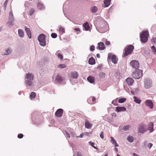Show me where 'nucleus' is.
Listing matches in <instances>:
<instances>
[{
	"label": "nucleus",
	"mask_w": 156,
	"mask_h": 156,
	"mask_svg": "<svg viewBox=\"0 0 156 156\" xmlns=\"http://www.w3.org/2000/svg\"><path fill=\"white\" fill-rule=\"evenodd\" d=\"M98 19L101 21L99 27H96L97 30L100 33H104L109 30V27L106 21L101 17H98Z\"/></svg>",
	"instance_id": "nucleus-1"
},
{
	"label": "nucleus",
	"mask_w": 156,
	"mask_h": 156,
	"mask_svg": "<svg viewBox=\"0 0 156 156\" xmlns=\"http://www.w3.org/2000/svg\"><path fill=\"white\" fill-rule=\"evenodd\" d=\"M34 75L29 73L26 74L25 77V85L27 87L31 88L33 86Z\"/></svg>",
	"instance_id": "nucleus-2"
},
{
	"label": "nucleus",
	"mask_w": 156,
	"mask_h": 156,
	"mask_svg": "<svg viewBox=\"0 0 156 156\" xmlns=\"http://www.w3.org/2000/svg\"><path fill=\"white\" fill-rule=\"evenodd\" d=\"M142 71L141 70L138 69L135 70L132 73V76L134 78L138 79L140 78L142 76Z\"/></svg>",
	"instance_id": "nucleus-3"
},
{
	"label": "nucleus",
	"mask_w": 156,
	"mask_h": 156,
	"mask_svg": "<svg viewBox=\"0 0 156 156\" xmlns=\"http://www.w3.org/2000/svg\"><path fill=\"white\" fill-rule=\"evenodd\" d=\"M149 35L148 31L147 30L144 31L141 34L140 38L142 43H146L147 42Z\"/></svg>",
	"instance_id": "nucleus-4"
},
{
	"label": "nucleus",
	"mask_w": 156,
	"mask_h": 156,
	"mask_svg": "<svg viewBox=\"0 0 156 156\" xmlns=\"http://www.w3.org/2000/svg\"><path fill=\"white\" fill-rule=\"evenodd\" d=\"M45 37V35L43 34H41L38 36V40L39 42V44L43 46H45L46 44Z\"/></svg>",
	"instance_id": "nucleus-5"
},
{
	"label": "nucleus",
	"mask_w": 156,
	"mask_h": 156,
	"mask_svg": "<svg viewBox=\"0 0 156 156\" xmlns=\"http://www.w3.org/2000/svg\"><path fill=\"white\" fill-rule=\"evenodd\" d=\"M14 17L13 15L12 11L9 12V21L7 23V24L9 26H13L14 25Z\"/></svg>",
	"instance_id": "nucleus-6"
},
{
	"label": "nucleus",
	"mask_w": 156,
	"mask_h": 156,
	"mask_svg": "<svg viewBox=\"0 0 156 156\" xmlns=\"http://www.w3.org/2000/svg\"><path fill=\"white\" fill-rule=\"evenodd\" d=\"M144 86L145 88L148 89L152 86V82L151 80L148 78H146L144 81Z\"/></svg>",
	"instance_id": "nucleus-7"
},
{
	"label": "nucleus",
	"mask_w": 156,
	"mask_h": 156,
	"mask_svg": "<svg viewBox=\"0 0 156 156\" xmlns=\"http://www.w3.org/2000/svg\"><path fill=\"white\" fill-rule=\"evenodd\" d=\"M146 127V125L144 123H141L139 125L138 127V133H144L145 132L147 131V129Z\"/></svg>",
	"instance_id": "nucleus-8"
},
{
	"label": "nucleus",
	"mask_w": 156,
	"mask_h": 156,
	"mask_svg": "<svg viewBox=\"0 0 156 156\" xmlns=\"http://www.w3.org/2000/svg\"><path fill=\"white\" fill-rule=\"evenodd\" d=\"M133 46L132 45H129L127 48H125L124 56L126 57L130 54L133 50Z\"/></svg>",
	"instance_id": "nucleus-9"
},
{
	"label": "nucleus",
	"mask_w": 156,
	"mask_h": 156,
	"mask_svg": "<svg viewBox=\"0 0 156 156\" xmlns=\"http://www.w3.org/2000/svg\"><path fill=\"white\" fill-rule=\"evenodd\" d=\"M130 65L135 70H138L139 67V64L138 61L136 60L132 61L130 62Z\"/></svg>",
	"instance_id": "nucleus-10"
},
{
	"label": "nucleus",
	"mask_w": 156,
	"mask_h": 156,
	"mask_svg": "<svg viewBox=\"0 0 156 156\" xmlns=\"http://www.w3.org/2000/svg\"><path fill=\"white\" fill-rule=\"evenodd\" d=\"M108 58L111 59L112 62L116 64L117 63L118 59L115 55H112L111 53H109L108 55Z\"/></svg>",
	"instance_id": "nucleus-11"
},
{
	"label": "nucleus",
	"mask_w": 156,
	"mask_h": 156,
	"mask_svg": "<svg viewBox=\"0 0 156 156\" xmlns=\"http://www.w3.org/2000/svg\"><path fill=\"white\" fill-rule=\"evenodd\" d=\"M145 105L151 109H152L153 107V104L151 100H147L145 101Z\"/></svg>",
	"instance_id": "nucleus-12"
},
{
	"label": "nucleus",
	"mask_w": 156,
	"mask_h": 156,
	"mask_svg": "<svg viewBox=\"0 0 156 156\" xmlns=\"http://www.w3.org/2000/svg\"><path fill=\"white\" fill-rule=\"evenodd\" d=\"M105 47L104 44L102 42H100L98 43V45L97 48L100 50H104Z\"/></svg>",
	"instance_id": "nucleus-13"
},
{
	"label": "nucleus",
	"mask_w": 156,
	"mask_h": 156,
	"mask_svg": "<svg viewBox=\"0 0 156 156\" xmlns=\"http://www.w3.org/2000/svg\"><path fill=\"white\" fill-rule=\"evenodd\" d=\"M63 114V110L61 108L58 109L55 112V115L56 116L58 117L62 116Z\"/></svg>",
	"instance_id": "nucleus-14"
},
{
	"label": "nucleus",
	"mask_w": 156,
	"mask_h": 156,
	"mask_svg": "<svg viewBox=\"0 0 156 156\" xmlns=\"http://www.w3.org/2000/svg\"><path fill=\"white\" fill-rule=\"evenodd\" d=\"M154 124L153 122H149L147 126V129L150 130V133H151L153 131Z\"/></svg>",
	"instance_id": "nucleus-15"
},
{
	"label": "nucleus",
	"mask_w": 156,
	"mask_h": 156,
	"mask_svg": "<svg viewBox=\"0 0 156 156\" xmlns=\"http://www.w3.org/2000/svg\"><path fill=\"white\" fill-rule=\"evenodd\" d=\"M71 77L73 79H76L78 76V73L76 71L72 72L70 73Z\"/></svg>",
	"instance_id": "nucleus-16"
},
{
	"label": "nucleus",
	"mask_w": 156,
	"mask_h": 156,
	"mask_svg": "<svg viewBox=\"0 0 156 156\" xmlns=\"http://www.w3.org/2000/svg\"><path fill=\"white\" fill-rule=\"evenodd\" d=\"M126 108L124 107H116L115 111L118 112L121 111H125L126 110Z\"/></svg>",
	"instance_id": "nucleus-17"
},
{
	"label": "nucleus",
	"mask_w": 156,
	"mask_h": 156,
	"mask_svg": "<svg viewBox=\"0 0 156 156\" xmlns=\"http://www.w3.org/2000/svg\"><path fill=\"white\" fill-rule=\"evenodd\" d=\"M37 7L38 9L40 10H43L44 9V6L41 2H38L37 4Z\"/></svg>",
	"instance_id": "nucleus-18"
},
{
	"label": "nucleus",
	"mask_w": 156,
	"mask_h": 156,
	"mask_svg": "<svg viewBox=\"0 0 156 156\" xmlns=\"http://www.w3.org/2000/svg\"><path fill=\"white\" fill-rule=\"evenodd\" d=\"M126 81L129 85H132L133 83L134 80L131 78H128L126 80Z\"/></svg>",
	"instance_id": "nucleus-19"
},
{
	"label": "nucleus",
	"mask_w": 156,
	"mask_h": 156,
	"mask_svg": "<svg viewBox=\"0 0 156 156\" xmlns=\"http://www.w3.org/2000/svg\"><path fill=\"white\" fill-rule=\"evenodd\" d=\"M62 77L58 74L56 77L55 81L57 82L60 83L62 82Z\"/></svg>",
	"instance_id": "nucleus-20"
},
{
	"label": "nucleus",
	"mask_w": 156,
	"mask_h": 156,
	"mask_svg": "<svg viewBox=\"0 0 156 156\" xmlns=\"http://www.w3.org/2000/svg\"><path fill=\"white\" fill-rule=\"evenodd\" d=\"M110 0H104V5H103V7L104 8L108 7L110 5Z\"/></svg>",
	"instance_id": "nucleus-21"
},
{
	"label": "nucleus",
	"mask_w": 156,
	"mask_h": 156,
	"mask_svg": "<svg viewBox=\"0 0 156 156\" xmlns=\"http://www.w3.org/2000/svg\"><path fill=\"white\" fill-rule=\"evenodd\" d=\"M12 51V49L10 47L8 48L6 50L4 55H8L10 54Z\"/></svg>",
	"instance_id": "nucleus-22"
},
{
	"label": "nucleus",
	"mask_w": 156,
	"mask_h": 156,
	"mask_svg": "<svg viewBox=\"0 0 156 156\" xmlns=\"http://www.w3.org/2000/svg\"><path fill=\"white\" fill-rule=\"evenodd\" d=\"M110 139H111L110 142L113 145H114V146L115 147L119 146V145L117 144L116 141L112 137H111Z\"/></svg>",
	"instance_id": "nucleus-23"
},
{
	"label": "nucleus",
	"mask_w": 156,
	"mask_h": 156,
	"mask_svg": "<svg viewBox=\"0 0 156 156\" xmlns=\"http://www.w3.org/2000/svg\"><path fill=\"white\" fill-rule=\"evenodd\" d=\"M85 126L86 128L89 129L91 128L92 124L90 123L88 121H86L85 122Z\"/></svg>",
	"instance_id": "nucleus-24"
},
{
	"label": "nucleus",
	"mask_w": 156,
	"mask_h": 156,
	"mask_svg": "<svg viewBox=\"0 0 156 156\" xmlns=\"http://www.w3.org/2000/svg\"><path fill=\"white\" fill-rule=\"evenodd\" d=\"M19 36L21 37H24V32L23 30L19 29L18 31Z\"/></svg>",
	"instance_id": "nucleus-25"
},
{
	"label": "nucleus",
	"mask_w": 156,
	"mask_h": 156,
	"mask_svg": "<svg viewBox=\"0 0 156 156\" xmlns=\"http://www.w3.org/2000/svg\"><path fill=\"white\" fill-rule=\"evenodd\" d=\"M87 80L91 83H93L94 81V77L92 76H88L87 78Z\"/></svg>",
	"instance_id": "nucleus-26"
},
{
	"label": "nucleus",
	"mask_w": 156,
	"mask_h": 156,
	"mask_svg": "<svg viewBox=\"0 0 156 156\" xmlns=\"http://www.w3.org/2000/svg\"><path fill=\"white\" fill-rule=\"evenodd\" d=\"M83 26L86 30H88L90 28L88 23L87 22H86L85 23H84L83 25Z\"/></svg>",
	"instance_id": "nucleus-27"
},
{
	"label": "nucleus",
	"mask_w": 156,
	"mask_h": 156,
	"mask_svg": "<svg viewBox=\"0 0 156 156\" xmlns=\"http://www.w3.org/2000/svg\"><path fill=\"white\" fill-rule=\"evenodd\" d=\"M88 62L90 64L94 65L95 63V60L93 57H91L89 58Z\"/></svg>",
	"instance_id": "nucleus-28"
},
{
	"label": "nucleus",
	"mask_w": 156,
	"mask_h": 156,
	"mask_svg": "<svg viewBox=\"0 0 156 156\" xmlns=\"http://www.w3.org/2000/svg\"><path fill=\"white\" fill-rule=\"evenodd\" d=\"M139 91L138 89L136 88L135 89L131 91V93L133 95H135Z\"/></svg>",
	"instance_id": "nucleus-29"
},
{
	"label": "nucleus",
	"mask_w": 156,
	"mask_h": 156,
	"mask_svg": "<svg viewBox=\"0 0 156 156\" xmlns=\"http://www.w3.org/2000/svg\"><path fill=\"white\" fill-rule=\"evenodd\" d=\"M98 8L96 6H93L91 9V11L93 13H95L97 11Z\"/></svg>",
	"instance_id": "nucleus-30"
},
{
	"label": "nucleus",
	"mask_w": 156,
	"mask_h": 156,
	"mask_svg": "<svg viewBox=\"0 0 156 156\" xmlns=\"http://www.w3.org/2000/svg\"><path fill=\"white\" fill-rule=\"evenodd\" d=\"M99 75L101 78H104L105 77V74L103 72H101L99 73Z\"/></svg>",
	"instance_id": "nucleus-31"
},
{
	"label": "nucleus",
	"mask_w": 156,
	"mask_h": 156,
	"mask_svg": "<svg viewBox=\"0 0 156 156\" xmlns=\"http://www.w3.org/2000/svg\"><path fill=\"white\" fill-rule=\"evenodd\" d=\"M127 140L130 142H132L133 141V138L132 136H129L127 137Z\"/></svg>",
	"instance_id": "nucleus-32"
},
{
	"label": "nucleus",
	"mask_w": 156,
	"mask_h": 156,
	"mask_svg": "<svg viewBox=\"0 0 156 156\" xmlns=\"http://www.w3.org/2000/svg\"><path fill=\"white\" fill-rule=\"evenodd\" d=\"M36 96V93L34 92H32L30 95V99L34 98Z\"/></svg>",
	"instance_id": "nucleus-33"
},
{
	"label": "nucleus",
	"mask_w": 156,
	"mask_h": 156,
	"mask_svg": "<svg viewBox=\"0 0 156 156\" xmlns=\"http://www.w3.org/2000/svg\"><path fill=\"white\" fill-rule=\"evenodd\" d=\"M133 98L134 99V101L136 103L138 104H140V100L139 99H138L136 97L134 96L133 97Z\"/></svg>",
	"instance_id": "nucleus-34"
},
{
	"label": "nucleus",
	"mask_w": 156,
	"mask_h": 156,
	"mask_svg": "<svg viewBox=\"0 0 156 156\" xmlns=\"http://www.w3.org/2000/svg\"><path fill=\"white\" fill-rule=\"evenodd\" d=\"M131 126L130 125H128L126 126H124L123 128V129L125 131L128 130L129 128H130Z\"/></svg>",
	"instance_id": "nucleus-35"
},
{
	"label": "nucleus",
	"mask_w": 156,
	"mask_h": 156,
	"mask_svg": "<svg viewBox=\"0 0 156 156\" xmlns=\"http://www.w3.org/2000/svg\"><path fill=\"white\" fill-rule=\"evenodd\" d=\"M59 30L60 33L61 34H63L65 32V30L64 29L61 27H59Z\"/></svg>",
	"instance_id": "nucleus-36"
},
{
	"label": "nucleus",
	"mask_w": 156,
	"mask_h": 156,
	"mask_svg": "<svg viewBox=\"0 0 156 156\" xmlns=\"http://www.w3.org/2000/svg\"><path fill=\"white\" fill-rule=\"evenodd\" d=\"M126 100V99L124 98H121L119 99L118 100V102L119 103H123L125 102Z\"/></svg>",
	"instance_id": "nucleus-37"
},
{
	"label": "nucleus",
	"mask_w": 156,
	"mask_h": 156,
	"mask_svg": "<svg viewBox=\"0 0 156 156\" xmlns=\"http://www.w3.org/2000/svg\"><path fill=\"white\" fill-rule=\"evenodd\" d=\"M58 66L59 68L62 69L66 67V65L64 64H60L58 65Z\"/></svg>",
	"instance_id": "nucleus-38"
},
{
	"label": "nucleus",
	"mask_w": 156,
	"mask_h": 156,
	"mask_svg": "<svg viewBox=\"0 0 156 156\" xmlns=\"http://www.w3.org/2000/svg\"><path fill=\"white\" fill-rule=\"evenodd\" d=\"M35 11V10L34 9H31L29 12V14L30 15H32L34 12Z\"/></svg>",
	"instance_id": "nucleus-39"
},
{
	"label": "nucleus",
	"mask_w": 156,
	"mask_h": 156,
	"mask_svg": "<svg viewBox=\"0 0 156 156\" xmlns=\"http://www.w3.org/2000/svg\"><path fill=\"white\" fill-rule=\"evenodd\" d=\"M9 0H6L5 1V2H4L3 5V7L4 9V10L5 11L6 9L7 5V4Z\"/></svg>",
	"instance_id": "nucleus-40"
},
{
	"label": "nucleus",
	"mask_w": 156,
	"mask_h": 156,
	"mask_svg": "<svg viewBox=\"0 0 156 156\" xmlns=\"http://www.w3.org/2000/svg\"><path fill=\"white\" fill-rule=\"evenodd\" d=\"M151 49L154 54H156V49L155 47L153 46L151 47Z\"/></svg>",
	"instance_id": "nucleus-41"
},
{
	"label": "nucleus",
	"mask_w": 156,
	"mask_h": 156,
	"mask_svg": "<svg viewBox=\"0 0 156 156\" xmlns=\"http://www.w3.org/2000/svg\"><path fill=\"white\" fill-rule=\"evenodd\" d=\"M73 156H83L80 152H77L75 153Z\"/></svg>",
	"instance_id": "nucleus-42"
},
{
	"label": "nucleus",
	"mask_w": 156,
	"mask_h": 156,
	"mask_svg": "<svg viewBox=\"0 0 156 156\" xmlns=\"http://www.w3.org/2000/svg\"><path fill=\"white\" fill-rule=\"evenodd\" d=\"M58 57L61 60H62L63 59V57L62 55L60 53H58Z\"/></svg>",
	"instance_id": "nucleus-43"
},
{
	"label": "nucleus",
	"mask_w": 156,
	"mask_h": 156,
	"mask_svg": "<svg viewBox=\"0 0 156 156\" xmlns=\"http://www.w3.org/2000/svg\"><path fill=\"white\" fill-rule=\"evenodd\" d=\"M70 133L72 137H74L75 136V134L73 130H71L70 132Z\"/></svg>",
	"instance_id": "nucleus-44"
},
{
	"label": "nucleus",
	"mask_w": 156,
	"mask_h": 156,
	"mask_svg": "<svg viewBox=\"0 0 156 156\" xmlns=\"http://www.w3.org/2000/svg\"><path fill=\"white\" fill-rule=\"evenodd\" d=\"M51 36L53 38H55L57 37V34L55 33H52L51 34Z\"/></svg>",
	"instance_id": "nucleus-45"
},
{
	"label": "nucleus",
	"mask_w": 156,
	"mask_h": 156,
	"mask_svg": "<svg viewBox=\"0 0 156 156\" xmlns=\"http://www.w3.org/2000/svg\"><path fill=\"white\" fill-rule=\"evenodd\" d=\"M64 134H65L67 136V137H68L69 138L70 137V135L69 133H68L66 131H65L64 132Z\"/></svg>",
	"instance_id": "nucleus-46"
},
{
	"label": "nucleus",
	"mask_w": 156,
	"mask_h": 156,
	"mask_svg": "<svg viewBox=\"0 0 156 156\" xmlns=\"http://www.w3.org/2000/svg\"><path fill=\"white\" fill-rule=\"evenodd\" d=\"M26 33L27 34V35L28 36L29 38L30 39L31 38V34L30 31L28 32H27Z\"/></svg>",
	"instance_id": "nucleus-47"
},
{
	"label": "nucleus",
	"mask_w": 156,
	"mask_h": 156,
	"mask_svg": "<svg viewBox=\"0 0 156 156\" xmlns=\"http://www.w3.org/2000/svg\"><path fill=\"white\" fill-rule=\"evenodd\" d=\"M89 144L91 146H92L93 147H94V148H96V147H95L94 146V144L93 142H92L91 141H90L89 142Z\"/></svg>",
	"instance_id": "nucleus-48"
},
{
	"label": "nucleus",
	"mask_w": 156,
	"mask_h": 156,
	"mask_svg": "<svg viewBox=\"0 0 156 156\" xmlns=\"http://www.w3.org/2000/svg\"><path fill=\"white\" fill-rule=\"evenodd\" d=\"M90 50L91 51H93L94 50V46L92 45L90 47Z\"/></svg>",
	"instance_id": "nucleus-49"
},
{
	"label": "nucleus",
	"mask_w": 156,
	"mask_h": 156,
	"mask_svg": "<svg viewBox=\"0 0 156 156\" xmlns=\"http://www.w3.org/2000/svg\"><path fill=\"white\" fill-rule=\"evenodd\" d=\"M100 136L101 137L102 139H104V135H103V132H101V133Z\"/></svg>",
	"instance_id": "nucleus-50"
},
{
	"label": "nucleus",
	"mask_w": 156,
	"mask_h": 156,
	"mask_svg": "<svg viewBox=\"0 0 156 156\" xmlns=\"http://www.w3.org/2000/svg\"><path fill=\"white\" fill-rule=\"evenodd\" d=\"M23 137V135L22 134H19L18 135V137L19 138H22Z\"/></svg>",
	"instance_id": "nucleus-51"
},
{
	"label": "nucleus",
	"mask_w": 156,
	"mask_h": 156,
	"mask_svg": "<svg viewBox=\"0 0 156 156\" xmlns=\"http://www.w3.org/2000/svg\"><path fill=\"white\" fill-rule=\"evenodd\" d=\"M152 145L153 144H152L149 143L147 144V147L149 148V149H150L152 147Z\"/></svg>",
	"instance_id": "nucleus-52"
},
{
	"label": "nucleus",
	"mask_w": 156,
	"mask_h": 156,
	"mask_svg": "<svg viewBox=\"0 0 156 156\" xmlns=\"http://www.w3.org/2000/svg\"><path fill=\"white\" fill-rule=\"evenodd\" d=\"M25 30L26 32L30 31V29L29 28H27L26 27H25Z\"/></svg>",
	"instance_id": "nucleus-53"
},
{
	"label": "nucleus",
	"mask_w": 156,
	"mask_h": 156,
	"mask_svg": "<svg viewBox=\"0 0 156 156\" xmlns=\"http://www.w3.org/2000/svg\"><path fill=\"white\" fill-rule=\"evenodd\" d=\"M105 44L106 45H109L110 44V42L109 41H107V40L105 42Z\"/></svg>",
	"instance_id": "nucleus-54"
},
{
	"label": "nucleus",
	"mask_w": 156,
	"mask_h": 156,
	"mask_svg": "<svg viewBox=\"0 0 156 156\" xmlns=\"http://www.w3.org/2000/svg\"><path fill=\"white\" fill-rule=\"evenodd\" d=\"M74 30H75L77 31H79L80 30V29L78 28H75Z\"/></svg>",
	"instance_id": "nucleus-55"
},
{
	"label": "nucleus",
	"mask_w": 156,
	"mask_h": 156,
	"mask_svg": "<svg viewBox=\"0 0 156 156\" xmlns=\"http://www.w3.org/2000/svg\"><path fill=\"white\" fill-rule=\"evenodd\" d=\"M70 145L73 147H74L75 146V145L73 143L70 144Z\"/></svg>",
	"instance_id": "nucleus-56"
},
{
	"label": "nucleus",
	"mask_w": 156,
	"mask_h": 156,
	"mask_svg": "<svg viewBox=\"0 0 156 156\" xmlns=\"http://www.w3.org/2000/svg\"><path fill=\"white\" fill-rule=\"evenodd\" d=\"M96 56L97 58H100V55L99 54H97L96 55Z\"/></svg>",
	"instance_id": "nucleus-57"
},
{
	"label": "nucleus",
	"mask_w": 156,
	"mask_h": 156,
	"mask_svg": "<svg viewBox=\"0 0 156 156\" xmlns=\"http://www.w3.org/2000/svg\"><path fill=\"white\" fill-rule=\"evenodd\" d=\"M112 115L113 116H115V117L116 116V114L115 113H113L112 114Z\"/></svg>",
	"instance_id": "nucleus-58"
},
{
	"label": "nucleus",
	"mask_w": 156,
	"mask_h": 156,
	"mask_svg": "<svg viewBox=\"0 0 156 156\" xmlns=\"http://www.w3.org/2000/svg\"><path fill=\"white\" fill-rule=\"evenodd\" d=\"M95 100H96V99H95V98L94 97H93L92 98V101H95Z\"/></svg>",
	"instance_id": "nucleus-59"
},
{
	"label": "nucleus",
	"mask_w": 156,
	"mask_h": 156,
	"mask_svg": "<svg viewBox=\"0 0 156 156\" xmlns=\"http://www.w3.org/2000/svg\"><path fill=\"white\" fill-rule=\"evenodd\" d=\"M83 134H81L80 135V136H78V137H80V138H82V137H83Z\"/></svg>",
	"instance_id": "nucleus-60"
},
{
	"label": "nucleus",
	"mask_w": 156,
	"mask_h": 156,
	"mask_svg": "<svg viewBox=\"0 0 156 156\" xmlns=\"http://www.w3.org/2000/svg\"><path fill=\"white\" fill-rule=\"evenodd\" d=\"M133 155L134 156H139V155H138V154H135V153H134L133 154Z\"/></svg>",
	"instance_id": "nucleus-61"
},
{
	"label": "nucleus",
	"mask_w": 156,
	"mask_h": 156,
	"mask_svg": "<svg viewBox=\"0 0 156 156\" xmlns=\"http://www.w3.org/2000/svg\"><path fill=\"white\" fill-rule=\"evenodd\" d=\"M115 151L116 152H118V149L117 148H116V147H115Z\"/></svg>",
	"instance_id": "nucleus-62"
},
{
	"label": "nucleus",
	"mask_w": 156,
	"mask_h": 156,
	"mask_svg": "<svg viewBox=\"0 0 156 156\" xmlns=\"http://www.w3.org/2000/svg\"><path fill=\"white\" fill-rule=\"evenodd\" d=\"M147 141H144V145H146V144H147Z\"/></svg>",
	"instance_id": "nucleus-63"
},
{
	"label": "nucleus",
	"mask_w": 156,
	"mask_h": 156,
	"mask_svg": "<svg viewBox=\"0 0 156 156\" xmlns=\"http://www.w3.org/2000/svg\"><path fill=\"white\" fill-rule=\"evenodd\" d=\"M104 156H108V154H105Z\"/></svg>",
	"instance_id": "nucleus-64"
}]
</instances>
